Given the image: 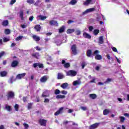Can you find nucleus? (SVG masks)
<instances>
[{
	"instance_id": "obj_1",
	"label": "nucleus",
	"mask_w": 129,
	"mask_h": 129,
	"mask_svg": "<svg viewBox=\"0 0 129 129\" xmlns=\"http://www.w3.org/2000/svg\"><path fill=\"white\" fill-rule=\"evenodd\" d=\"M67 76L74 77L77 75V72L74 70H70L67 73Z\"/></svg>"
},
{
	"instance_id": "obj_2",
	"label": "nucleus",
	"mask_w": 129,
	"mask_h": 129,
	"mask_svg": "<svg viewBox=\"0 0 129 129\" xmlns=\"http://www.w3.org/2000/svg\"><path fill=\"white\" fill-rule=\"evenodd\" d=\"M7 98L8 99H11L15 97V93L12 91H9L7 94Z\"/></svg>"
},
{
	"instance_id": "obj_3",
	"label": "nucleus",
	"mask_w": 129,
	"mask_h": 129,
	"mask_svg": "<svg viewBox=\"0 0 129 129\" xmlns=\"http://www.w3.org/2000/svg\"><path fill=\"white\" fill-rule=\"evenodd\" d=\"M38 122L40 125H42V126H46L47 120L43 119H40L39 120Z\"/></svg>"
},
{
	"instance_id": "obj_4",
	"label": "nucleus",
	"mask_w": 129,
	"mask_h": 129,
	"mask_svg": "<svg viewBox=\"0 0 129 129\" xmlns=\"http://www.w3.org/2000/svg\"><path fill=\"white\" fill-rule=\"evenodd\" d=\"M61 64H63L64 68H69L70 67V63L66 62V61L64 59L61 61Z\"/></svg>"
},
{
	"instance_id": "obj_5",
	"label": "nucleus",
	"mask_w": 129,
	"mask_h": 129,
	"mask_svg": "<svg viewBox=\"0 0 129 129\" xmlns=\"http://www.w3.org/2000/svg\"><path fill=\"white\" fill-rule=\"evenodd\" d=\"M72 51L73 52V54L74 55H77V50L76 49V45L74 44L71 47Z\"/></svg>"
},
{
	"instance_id": "obj_6",
	"label": "nucleus",
	"mask_w": 129,
	"mask_h": 129,
	"mask_svg": "<svg viewBox=\"0 0 129 129\" xmlns=\"http://www.w3.org/2000/svg\"><path fill=\"white\" fill-rule=\"evenodd\" d=\"M37 66H38L39 68H44V66L41 63L36 62L33 64L34 68H37Z\"/></svg>"
},
{
	"instance_id": "obj_7",
	"label": "nucleus",
	"mask_w": 129,
	"mask_h": 129,
	"mask_svg": "<svg viewBox=\"0 0 129 129\" xmlns=\"http://www.w3.org/2000/svg\"><path fill=\"white\" fill-rule=\"evenodd\" d=\"M94 11H95V8H94L87 9L85 12H83V15H85L88 14V13H91V12H94Z\"/></svg>"
},
{
	"instance_id": "obj_8",
	"label": "nucleus",
	"mask_w": 129,
	"mask_h": 129,
	"mask_svg": "<svg viewBox=\"0 0 129 129\" xmlns=\"http://www.w3.org/2000/svg\"><path fill=\"white\" fill-rule=\"evenodd\" d=\"M98 125H99V123H95L94 124H93L89 126V129H95V128H97V127H98Z\"/></svg>"
},
{
	"instance_id": "obj_9",
	"label": "nucleus",
	"mask_w": 129,
	"mask_h": 129,
	"mask_svg": "<svg viewBox=\"0 0 129 129\" xmlns=\"http://www.w3.org/2000/svg\"><path fill=\"white\" fill-rule=\"evenodd\" d=\"M19 61L18 60H13L11 63V67H13L14 68L17 67L18 65H19Z\"/></svg>"
},
{
	"instance_id": "obj_10",
	"label": "nucleus",
	"mask_w": 129,
	"mask_h": 129,
	"mask_svg": "<svg viewBox=\"0 0 129 129\" xmlns=\"http://www.w3.org/2000/svg\"><path fill=\"white\" fill-rule=\"evenodd\" d=\"M49 25H50V26L58 27V22L55 20H51L49 21Z\"/></svg>"
},
{
	"instance_id": "obj_11",
	"label": "nucleus",
	"mask_w": 129,
	"mask_h": 129,
	"mask_svg": "<svg viewBox=\"0 0 129 129\" xmlns=\"http://www.w3.org/2000/svg\"><path fill=\"white\" fill-rule=\"evenodd\" d=\"M47 80H48V77L47 76H43L40 78V82H41L42 83H45Z\"/></svg>"
},
{
	"instance_id": "obj_12",
	"label": "nucleus",
	"mask_w": 129,
	"mask_h": 129,
	"mask_svg": "<svg viewBox=\"0 0 129 129\" xmlns=\"http://www.w3.org/2000/svg\"><path fill=\"white\" fill-rule=\"evenodd\" d=\"M24 76H26V73H25L18 74L16 78L17 79H22V78H24Z\"/></svg>"
},
{
	"instance_id": "obj_13",
	"label": "nucleus",
	"mask_w": 129,
	"mask_h": 129,
	"mask_svg": "<svg viewBox=\"0 0 129 129\" xmlns=\"http://www.w3.org/2000/svg\"><path fill=\"white\" fill-rule=\"evenodd\" d=\"M83 36L86 39H91V35L86 32H84L83 34Z\"/></svg>"
},
{
	"instance_id": "obj_14",
	"label": "nucleus",
	"mask_w": 129,
	"mask_h": 129,
	"mask_svg": "<svg viewBox=\"0 0 129 129\" xmlns=\"http://www.w3.org/2000/svg\"><path fill=\"white\" fill-rule=\"evenodd\" d=\"M8 75V72L7 71H2L0 72L1 77H6Z\"/></svg>"
},
{
	"instance_id": "obj_15",
	"label": "nucleus",
	"mask_w": 129,
	"mask_h": 129,
	"mask_svg": "<svg viewBox=\"0 0 129 129\" xmlns=\"http://www.w3.org/2000/svg\"><path fill=\"white\" fill-rule=\"evenodd\" d=\"M64 109L63 107H60L58 110H57L55 113H54V115L57 116V115H59V114L60 113H61V112H62V111Z\"/></svg>"
},
{
	"instance_id": "obj_16",
	"label": "nucleus",
	"mask_w": 129,
	"mask_h": 129,
	"mask_svg": "<svg viewBox=\"0 0 129 129\" xmlns=\"http://www.w3.org/2000/svg\"><path fill=\"white\" fill-rule=\"evenodd\" d=\"M19 16L22 21H24V20H25L24 18V11L23 10H21L19 12Z\"/></svg>"
},
{
	"instance_id": "obj_17",
	"label": "nucleus",
	"mask_w": 129,
	"mask_h": 129,
	"mask_svg": "<svg viewBox=\"0 0 129 129\" xmlns=\"http://www.w3.org/2000/svg\"><path fill=\"white\" fill-rule=\"evenodd\" d=\"M32 38L36 42H39L40 41V37L37 36L36 35H33Z\"/></svg>"
},
{
	"instance_id": "obj_18",
	"label": "nucleus",
	"mask_w": 129,
	"mask_h": 129,
	"mask_svg": "<svg viewBox=\"0 0 129 129\" xmlns=\"http://www.w3.org/2000/svg\"><path fill=\"white\" fill-rule=\"evenodd\" d=\"M110 112V110L109 109H105L103 111V114L104 115H107Z\"/></svg>"
},
{
	"instance_id": "obj_19",
	"label": "nucleus",
	"mask_w": 129,
	"mask_h": 129,
	"mask_svg": "<svg viewBox=\"0 0 129 129\" xmlns=\"http://www.w3.org/2000/svg\"><path fill=\"white\" fill-rule=\"evenodd\" d=\"M86 55L87 57H91L92 55V50L91 49H88L86 52Z\"/></svg>"
},
{
	"instance_id": "obj_20",
	"label": "nucleus",
	"mask_w": 129,
	"mask_h": 129,
	"mask_svg": "<svg viewBox=\"0 0 129 129\" xmlns=\"http://www.w3.org/2000/svg\"><path fill=\"white\" fill-rule=\"evenodd\" d=\"M68 86H69V84L68 83H63L61 85V87L63 89H66V88H67V87H68Z\"/></svg>"
},
{
	"instance_id": "obj_21",
	"label": "nucleus",
	"mask_w": 129,
	"mask_h": 129,
	"mask_svg": "<svg viewBox=\"0 0 129 129\" xmlns=\"http://www.w3.org/2000/svg\"><path fill=\"white\" fill-rule=\"evenodd\" d=\"M65 31V26H61L58 30V33L61 34V33H64Z\"/></svg>"
},
{
	"instance_id": "obj_22",
	"label": "nucleus",
	"mask_w": 129,
	"mask_h": 129,
	"mask_svg": "<svg viewBox=\"0 0 129 129\" xmlns=\"http://www.w3.org/2000/svg\"><path fill=\"white\" fill-rule=\"evenodd\" d=\"M34 29L35 30H36L37 32H40V31H41V25H35V26L34 27Z\"/></svg>"
},
{
	"instance_id": "obj_23",
	"label": "nucleus",
	"mask_w": 129,
	"mask_h": 129,
	"mask_svg": "<svg viewBox=\"0 0 129 129\" xmlns=\"http://www.w3.org/2000/svg\"><path fill=\"white\" fill-rule=\"evenodd\" d=\"M32 57H34V58H36V59H38L39 57H40V54L39 52H35L34 53H33L32 54Z\"/></svg>"
},
{
	"instance_id": "obj_24",
	"label": "nucleus",
	"mask_w": 129,
	"mask_h": 129,
	"mask_svg": "<svg viewBox=\"0 0 129 129\" xmlns=\"http://www.w3.org/2000/svg\"><path fill=\"white\" fill-rule=\"evenodd\" d=\"M64 78V75L61 73H58L57 74V79H63Z\"/></svg>"
},
{
	"instance_id": "obj_25",
	"label": "nucleus",
	"mask_w": 129,
	"mask_h": 129,
	"mask_svg": "<svg viewBox=\"0 0 129 129\" xmlns=\"http://www.w3.org/2000/svg\"><path fill=\"white\" fill-rule=\"evenodd\" d=\"M75 32V29H68L67 30V34H72V33H74Z\"/></svg>"
},
{
	"instance_id": "obj_26",
	"label": "nucleus",
	"mask_w": 129,
	"mask_h": 129,
	"mask_svg": "<svg viewBox=\"0 0 129 129\" xmlns=\"http://www.w3.org/2000/svg\"><path fill=\"white\" fill-rule=\"evenodd\" d=\"M104 41H103V36H100L99 38V44H103Z\"/></svg>"
},
{
	"instance_id": "obj_27",
	"label": "nucleus",
	"mask_w": 129,
	"mask_h": 129,
	"mask_svg": "<svg viewBox=\"0 0 129 129\" xmlns=\"http://www.w3.org/2000/svg\"><path fill=\"white\" fill-rule=\"evenodd\" d=\"M90 98H92V99H95V98H97V95L95 94H91L89 95Z\"/></svg>"
},
{
	"instance_id": "obj_28",
	"label": "nucleus",
	"mask_w": 129,
	"mask_h": 129,
	"mask_svg": "<svg viewBox=\"0 0 129 129\" xmlns=\"http://www.w3.org/2000/svg\"><path fill=\"white\" fill-rule=\"evenodd\" d=\"M95 59L96 60H101L102 56L100 54H96L95 56Z\"/></svg>"
},
{
	"instance_id": "obj_29",
	"label": "nucleus",
	"mask_w": 129,
	"mask_h": 129,
	"mask_svg": "<svg viewBox=\"0 0 129 129\" xmlns=\"http://www.w3.org/2000/svg\"><path fill=\"white\" fill-rule=\"evenodd\" d=\"M66 96L65 95H58L56 96V98L57 99H63L65 98Z\"/></svg>"
},
{
	"instance_id": "obj_30",
	"label": "nucleus",
	"mask_w": 129,
	"mask_h": 129,
	"mask_svg": "<svg viewBox=\"0 0 129 129\" xmlns=\"http://www.w3.org/2000/svg\"><path fill=\"white\" fill-rule=\"evenodd\" d=\"M38 17V18H39L40 20H41V21H45V20H46V19H47L46 16H43L42 15H39Z\"/></svg>"
},
{
	"instance_id": "obj_31",
	"label": "nucleus",
	"mask_w": 129,
	"mask_h": 129,
	"mask_svg": "<svg viewBox=\"0 0 129 129\" xmlns=\"http://www.w3.org/2000/svg\"><path fill=\"white\" fill-rule=\"evenodd\" d=\"M8 25H9V21L8 20H5L2 22V25L4 26V27H6Z\"/></svg>"
},
{
	"instance_id": "obj_32",
	"label": "nucleus",
	"mask_w": 129,
	"mask_h": 129,
	"mask_svg": "<svg viewBox=\"0 0 129 129\" xmlns=\"http://www.w3.org/2000/svg\"><path fill=\"white\" fill-rule=\"evenodd\" d=\"M91 2H92V0H86L84 3V5L85 6H88V5H89V4H90V3H91Z\"/></svg>"
},
{
	"instance_id": "obj_33",
	"label": "nucleus",
	"mask_w": 129,
	"mask_h": 129,
	"mask_svg": "<svg viewBox=\"0 0 129 129\" xmlns=\"http://www.w3.org/2000/svg\"><path fill=\"white\" fill-rule=\"evenodd\" d=\"M79 84H80V82H79V81H75L73 83V85H74V86H76L77 85H79Z\"/></svg>"
},
{
	"instance_id": "obj_34",
	"label": "nucleus",
	"mask_w": 129,
	"mask_h": 129,
	"mask_svg": "<svg viewBox=\"0 0 129 129\" xmlns=\"http://www.w3.org/2000/svg\"><path fill=\"white\" fill-rule=\"evenodd\" d=\"M99 33V30L98 29H95L93 31V34L94 35H95V36H97Z\"/></svg>"
},
{
	"instance_id": "obj_35",
	"label": "nucleus",
	"mask_w": 129,
	"mask_h": 129,
	"mask_svg": "<svg viewBox=\"0 0 129 129\" xmlns=\"http://www.w3.org/2000/svg\"><path fill=\"white\" fill-rule=\"evenodd\" d=\"M26 3L29 4V5H32V4H35V1H34V0H27Z\"/></svg>"
},
{
	"instance_id": "obj_36",
	"label": "nucleus",
	"mask_w": 129,
	"mask_h": 129,
	"mask_svg": "<svg viewBox=\"0 0 129 129\" xmlns=\"http://www.w3.org/2000/svg\"><path fill=\"white\" fill-rule=\"evenodd\" d=\"M11 33V30L9 29H6L5 30V34H6V35H10V34Z\"/></svg>"
},
{
	"instance_id": "obj_37",
	"label": "nucleus",
	"mask_w": 129,
	"mask_h": 129,
	"mask_svg": "<svg viewBox=\"0 0 129 129\" xmlns=\"http://www.w3.org/2000/svg\"><path fill=\"white\" fill-rule=\"evenodd\" d=\"M6 109H7V110H8V111H12V107L10 105L8 106L7 105L5 107Z\"/></svg>"
},
{
	"instance_id": "obj_38",
	"label": "nucleus",
	"mask_w": 129,
	"mask_h": 129,
	"mask_svg": "<svg viewBox=\"0 0 129 129\" xmlns=\"http://www.w3.org/2000/svg\"><path fill=\"white\" fill-rule=\"evenodd\" d=\"M70 4H71V5H72V6H74V5L77 4V1H76V0H72L70 2Z\"/></svg>"
},
{
	"instance_id": "obj_39",
	"label": "nucleus",
	"mask_w": 129,
	"mask_h": 129,
	"mask_svg": "<svg viewBox=\"0 0 129 129\" xmlns=\"http://www.w3.org/2000/svg\"><path fill=\"white\" fill-rule=\"evenodd\" d=\"M120 122H124V120H125V118L123 116H119Z\"/></svg>"
},
{
	"instance_id": "obj_40",
	"label": "nucleus",
	"mask_w": 129,
	"mask_h": 129,
	"mask_svg": "<svg viewBox=\"0 0 129 129\" xmlns=\"http://www.w3.org/2000/svg\"><path fill=\"white\" fill-rule=\"evenodd\" d=\"M47 91H44L42 94V97H49V95H46L47 94Z\"/></svg>"
},
{
	"instance_id": "obj_41",
	"label": "nucleus",
	"mask_w": 129,
	"mask_h": 129,
	"mask_svg": "<svg viewBox=\"0 0 129 129\" xmlns=\"http://www.w3.org/2000/svg\"><path fill=\"white\" fill-rule=\"evenodd\" d=\"M61 92L58 90V89H56L55 91H54V94H55V95H58V94H60V93Z\"/></svg>"
},
{
	"instance_id": "obj_42",
	"label": "nucleus",
	"mask_w": 129,
	"mask_h": 129,
	"mask_svg": "<svg viewBox=\"0 0 129 129\" xmlns=\"http://www.w3.org/2000/svg\"><path fill=\"white\" fill-rule=\"evenodd\" d=\"M23 125L25 129H28L30 127V126H29V124H28L27 123H24Z\"/></svg>"
},
{
	"instance_id": "obj_43",
	"label": "nucleus",
	"mask_w": 129,
	"mask_h": 129,
	"mask_svg": "<svg viewBox=\"0 0 129 129\" xmlns=\"http://www.w3.org/2000/svg\"><path fill=\"white\" fill-rule=\"evenodd\" d=\"M32 106H33V104L32 103H29L28 104V109H31L32 108Z\"/></svg>"
},
{
	"instance_id": "obj_44",
	"label": "nucleus",
	"mask_w": 129,
	"mask_h": 129,
	"mask_svg": "<svg viewBox=\"0 0 129 129\" xmlns=\"http://www.w3.org/2000/svg\"><path fill=\"white\" fill-rule=\"evenodd\" d=\"M76 34L77 36H79V35H81V31L79 30H76Z\"/></svg>"
},
{
	"instance_id": "obj_45",
	"label": "nucleus",
	"mask_w": 129,
	"mask_h": 129,
	"mask_svg": "<svg viewBox=\"0 0 129 129\" xmlns=\"http://www.w3.org/2000/svg\"><path fill=\"white\" fill-rule=\"evenodd\" d=\"M10 41V39L7 38V37H4L3 39V42L5 43H6L7 42H9Z\"/></svg>"
},
{
	"instance_id": "obj_46",
	"label": "nucleus",
	"mask_w": 129,
	"mask_h": 129,
	"mask_svg": "<svg viewBox=\"0 0 129 129\" xmlns=\"http://www.w3.org/2000/svg\"><path fill=\"white\" fill-rule=\"evenodd\" d=\"M111 82V79L110 78H108L105 82H104L105 84H106V83H108V82Z\"/></svg>"
},
{
	"instance_id": "obj_47",
	"label": "nucleus",
	"mask_w": 129,
	"mask_h": 129,
	"mask_svg": "<svg viewBox=\"0 0 129 129\" xmlns=\"http://www.w3.org/2000/svg\"><path fill=\"white\" fill-rule=\"evenodd\" d=\"M22 39H23V36H20L16 38V41H20V40H22Z\"/></svg>"
},
{
	"instance_id": "obj_48",
	"label": "nucleus",
	"mask_w": 129,
	"mask_h": 129,
	"mask_svg": "<svg viewBox=\"0 0 129 129\" xmlns=\"http://www.w3.org/2000/svg\"><path fill=\"white\" fill-rule=\"evenodd\" d=\"M15 110H16V111H18V110H19V105L17 104H15Z\"/></svg>"
},
{
	"instance_id": "obj_49",
	"label": "nucleus",
	"mask_w": 129,
	"mask_h": 129,
	"mask_svg": "<svg viewBox=\"0 0 129 129\" xmlns=\"http://www.w3.org/2000/svg\"><path fill=\"white\" fill-rule=\"evenodd\" d=\"M86 65V63H85V62H82V69H84V67H85Z\"/></svg>"
},
{
	"instance_id": "obj_50",
	"label": "nucleus",
	"mask_w": 129,
	"mask_h": 129,
	"mask_svg": "<svg viewBox=\"0 0 129 129\" xmlns=\"http://www.w3.org/2000/svg\"><path fill=\"white\" fill-rule=\"evenodd\" d=\"M93 30V26H90L89 27V32H92Z\"/></svg>"
},
{
	"instance_id": "obj_51",
	"label": "nucleus",
	"mask_w": 129,
	"mask_h": 129,
	"mask_svg": "<svg viewBox=\"0 0 129 129\" xmlns=\"http://www.w3.org/2000/svg\"><path fill=\"white\" fill-rule=\"evenodd\" d=\"M81 109H82V110H87V107H84V106H82L81 107Z\"/></svg>"
},
{
	"instance_id": "obj_52",
	"label": "nucleus",
	"mask_w": 129,
	"mask_h": 129,
	"mask_svg": "<svg viewBox=\"0 0 129 129\" xmlns=\"http://www.w3.org/2000/svg\"><path fill=\"white\" fill-rule=\"evenodd\" d=\"M29 21L30 22H33V20H34V16H30L29 17Z\"/></svg>"
},
{
	"instance_id": "obj_53",
	"label": "nucleus",
	"mask_w": 129,
	"mask_h": 129,
	"mask_svg": "<svg viewBox=\"0 0 129 129\" xmlns=\"http://www.w3.org/2000/svg\"><path fill=\"white\" fill-rule=\"evenodd\" d=\"M4 55H5V51H2L0 52V58H2Z\"/></svg>"
},
{
	"instance_id": "obj_54",
	"label": "nucleus",
	"mask_w": 129,
	"mask_h": 129,
	"mask_svg": "<svg viewBox=\"0 0 129 129\" xmlns=\"http://www.w3.org/2000/svg\"><path fill=\"white\" fill-rule=\"evenodd\" d=\"M112 50L113 52H117V49L115 47H112Z\"/></svg>"
},
{
	"instance_id": "obj_55",
	"label": "nucleus",
	"mask_w": 129,
	"mask_h": 129,
	"mask_svg": "<svg viewBox=\"0 0 129 129\" xmlns=\"http://www.w3.org/2000/svg\"><path fill=\"white\" fill-rule=\"evenodd\" d=\"M27 99H28V97H23V100L24 102H27Z\"/></svg>"
},
{
	"instance_id": "obj_56",
	"label": "nucleus",
	"mask_w": 129,
	"mask_h": 129,
	"mask_svg": "<svg viewBox=\"0 0 129 129\" xmlns=\"http://www.w3.org/2000/svg\"><path fill=\"white\" fill-rule=\"evenodd\" d=\"M17 2V0H12L10 2V5H14Z\"/></svg>"
},
{
	"instance_id": "obj_57",
	"label": "nucleus",
	"mask_w": 129,
	"mask_h": 129,
	"mask_svg": "<svg viewBox=\"0 0 129 129\" xmlns=\"http://www.w3.org/2000/svg\"><path fill=\"white\" fill-rule=\"evenodd\" d=\"M94 54L95 55H97V54H99V51L97 50H96L94 51Z\"/></svg>"
},
{
	"instance_id": "obj_58",
	"label": "nucleus",
	"mask_w": 129,
	"mask_h": 129,
	"mask_svg": "<svg viewBox=\"0 0 129 129\" xmlns=\"http://www.w3.org/2000/svg\"><path fill=\"white\" fill-rule=\"evenodd\" d=\"M62 94H64L65 95L67 94V91L63 90L61 91Z\"/></svg>"
},
{
	"instance_id": "obj_59",
	"label": "nucleus",
	"mask_w": 129,
	"mask_h": 129,
	"mask_svg": "<svg viewBox=\"0 0 129 129\" xmlns=\"http://www.w3.org/2000/svg\"><path fill=\"white\" fill-rule=\"evenodd\" d=\"M36 50H37V51H41V48H40V47L39 46H36L35 48Z\"/></svg>"
},
{
	"instance_id": "obj_60",
	"label": "nucleus",
	"mask_w": 129,
	"mask_h": 129,
	"mask_svg": "<svg viewBox=\"0 0 129 129\" xmlns=\"http://www.w3.org/2000/svg\"><path fill=\"white\" fill-rule=\"evenodd\" d=\"M72 23H74V21L71 20H69L68 21V24H72Z\"/></svg>"
},
{
	"instance_id": "obj_61",
	"label": "nucleus",
	"mask_w": 129,
	"mask_h": 129,
	"mask_svg": "<svg viewBox=\"0 0 129 129\" xmlns=\"http://www.w3.org/2000/svg\"><path fill=\"white\" fill-rule=\"evenodd\" d=\"M49 101L50 100H49V99H45L44 102H45V103H47L49 102Z\"/></svg>"
},
{
	"instance_id": "obj_62",
	"label": "nucleus",
	"mask_w": 129,
	"mask_h": 129,
	"mask_svg": "<svg viewBox=\"0 0 129 129\" xmlns=\"http://www.w3.org/2000/svg\"><path fill=\"white\" fill-rule=\"evenodd\" d=\"M95 82V78H93L92 80L90 81V83H94Z\"/></svg>"
},
{
	"instance_id": "obj_63",
	"label": "nucleus",
	"mask_w": 129,
	"mask_h": 129,
	"mask_svg": "<svg viewBox=\"0 0 129 129\" xmlns=\"http://www.w3.org/2000/svg\"><path fill=\"white\" fill-rule=\"evenodd\" d=\"M13 78H11L10 80H9V83H10V84L13 83Z\"/></svg>"
},
{
	"instance_id": "obj_64",
	"label": "nucleus",
	"mask_w": 129,
	"mask_h": 129,
	"mask_svg": "<svg viewBox=\"0 0 129 129\" xmlns=\"http://www.w3.org/2000/svg\"><path fill=\"white\" fill-rule=\"evenodd\" d=\"M100 19H101V17H100V16H98L96 18V20H97V21H98V22H99V21H100Z\"/></svg>"
}]
</instances>
